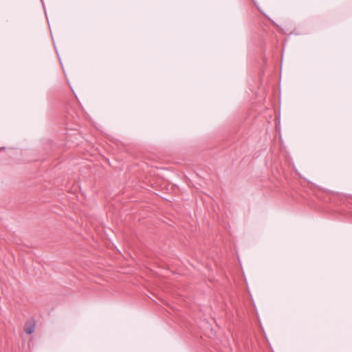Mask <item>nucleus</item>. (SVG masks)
<instances>
[{"label":"nucleus","instance_id":"1","mask_svg":"<svg viewBox=\"0 0 352 352\" xmlns=\"http://www.w3.org/2000/svg\"><path fill=\"white\" fill-rule=\"evenodd\" d=\"M35 326H36V324H35V322L34 320L28 322L24 325V331L27 334H31L34 332Z\"/></svg>","mask_w":352,"mask_h":352}]
</instances>
